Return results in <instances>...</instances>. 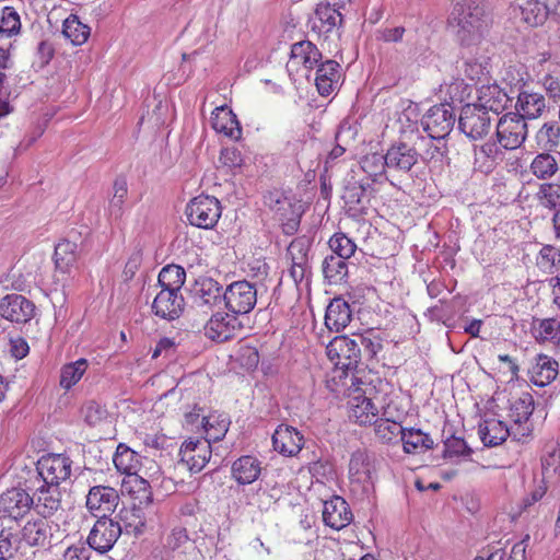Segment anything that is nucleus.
Instances as JSON below:
<instances>
[{
  "instance_id": "1",
  "label": "nucleus",
  "mask_w": 560,
  "mask_h": 560,
  "mask_svg": "<svg viewBox=\"0 0 560 560\" xmlns=\"http://www.w3.org/2000/svg\"><path fill=\"white\" fill-rule=\"evenodd\" d=\"M447 22L456 40L466 48L479 45L490 25L482 0H462L455 3Z\"/></svg>"
},
{
  "instance_id": "2",
  "label": "nucleus",
  "mask_w": 560,
  "mask_h": 560,
  "mask_svg": "<svg viewBox=\"0 0 560 560\" xmlns=\"http://www.w3.org/2000/svg\"><path fill=\"white\" fill-rule=\"evenodd\" d=\"M349 380V418L360 425L372 424L377 418L378 410L371 398L365 396L362 386L366 384L355 374H351Z\"/></svg>"
},
{
  "instance_id": "3",
  "label": "nucleus",
  "mask_w": 560,
  "mask_h": 560,
  "mask_svg": "<svg viewBox=\"0 0 560 560\" xmlns=\"http://www.w3.org/2000/svg\"><path fill=\"white\" fill-rule=\"evenodd\" d=\"M493 116L475 104H466L459 114L458 129L471 141L483 140L492 130Z\"/></svg>"
},
{
  "instance_id": "4",
  "label": "nucleus",
  "mask_w": 560,
  "mask_h": 560,
  "mask_svg": "<svg viewBox=\"0 0 560 560\" xmlns=\"http://www.w3.org/2000/svg\"><path fill=\"white\" fill-rule=\"evenodd\" d=\"M222 214L220 201L212 196L199 195L186 207V215L191 225L200 229H213Z\"/></svg>"
},
{
  "instance_id": "5",
  "label": "nucleus",
  "mask_w": 560,
  "mask_h": 560,
  "mask_svg": "<svg viewBox=\"0 0 560 560\" xmlns=\"http://www.w3.org/2000/svg\"><path fill=\"white\" fill-rule=\"evenodd\" d=\"M311 246L312 241L305 235L295 237L288 246L287 256L291 261L289 276L296 285L303 282L307 285L310 282L312 275L310 264Z\"/></svg>"
},
{
  "instance_id": "6",
  "label": "nucleus",
  "mask_w": 560,
  "mask_h": 560,
  "mask_svg": "<svg viewBox=\"0 0 560 560\" xmlns=\"http://www.w3.org/2000/svg\"><path fill=\"white\" fill-rule=\"evenodd\" d=\"M328 359L345 372L355 369L361 360V349L355 336H336L326 346ZM348 376V373H346Z\"/></svg>"
},
{
  "instance_id": "7",
  "label": "nucleus",
  "mask_w": 560,
  "mask_h": 560,
  "mask_svg": "<svg viewBox=\"0 0 560 560\" xmlns=\"http://www.w3.org/2000/svg\"><path fill=\"white\" fill-rule=\"evenodd\" d=\"M258 290L246 280L234 281L223 293L225 307L235 315L248 314L257 303Z\"/></svg>"
},
{
  "instance_id": "8",
  "label": "nucleus",
  "mask_w": 560,
  "mask_h": 560,
  "mask_svg": "<svg viewBox=\"0 0 560 560\" xmlns=\"http://www.w3.org/2000/svg\"><path fill=\"white\" fill-rule=\"evenodd\" d=\"M527 124L514 113L503 115L495 125L497 141L505 150L520 148L527 138Z\"/></svg>"
},
{
  "instance_id": "9",
  "label": "nucleus",
  "mask_w": 560,
  "mask_h": 560,
  "mask_svg": "<svg viewBox=\"0 0 560 560\" xmlns=\"http://www.w3.org/2000/svg\"><path fill=\"white\" fill-rule=\"evenodd\" d=\"M456 116L452 106L442 103L432 106L422 117L421 126L432 139H444L452 131Z\"/></svg>"
},
{
  "instance_id": "10",
  "label": "nucleus",
  "mask_w": 560,
  "mask_h": 560,
  "mask_svg": "<svg viewBox=\"0 0 560 560\" xmlns=\"http://www.w3.org/2000/svg\"><path fill=\"white\" fill-rule=\"evenodd\" d=\"M72 460L65 454H49L37 462V472L42 482L58 487L71 476Z\"/></svg>"
},
{
  "instance_id": "11",
  "label": "nucleus",
  "mask_w": 560,
  "mask_h": 560,
  "mask_svg": "<svg viewBox=\"0 0 560 560\" xmlns=\"http://www.w3.org/2000/svg\"><path fill=\"white\" fill-rule=\"evenodd\" d=\"M86 542L90 548L103 555L113 549L120 537V527L112 517H96Z\"/></svg>"
},
{
  "instance_id": "12",
  "label": "nucleus",
  "mask_w": 560,
  "mask_h": 560,
  "mask_svg": "<svg viewBox=\"0 0 560 560\" xmlns=\"http://www.w3.org/2000/svg\"><path fill=\"white\" fill-rule=\"evenodd\" d=\"M118 491L109 486L91 487L86 498L85 508L94 517H109L119 503Z\"/></svg>"
},
{
  "instance_id": "13",
  "label": "nucleus",
  "mask_w": 560,
  "mask_h": 560,
  "mask_svg": "<svg viewBox=\"0 0 560 560\" xmlns=\"http://www.w3.org/2000/svg\"><path fill=\"white\" fill-rule=\"evenodd\" d=\"M211 445L201 439H189L179 448L180 464L191 472H199L211 458Z\"/></svg>"
},
{
  "instance_id": "14",
  "label": "nucleus",
  "mask_w": 560,
  "mask_h": 560,
  "mask_svg": "<svg viewBox=\"0 0 560 560\" xmlns=\"http://www.w3.org/2000/svg\"><path fill=\"white\" fill-rule=\"evenodd\" d=\"M35 314V305L25 296L16 293L5 295L0 301V315L12 323H28Z\"/></svg>"
},
{
  "instance_id": "15",
  "label": "nucleus",
  "mask_w": 560,
  "mask_h": 560,
  "mask_svg": "<svg viewBox=\"0 0 560 560\" xmlns=\"http://www.w3.org/2000/svg\"><path fill=\"white\" fill-rule=\"evenodd\" d=\"M153 314L164 320L172 322L180 317L185 310V300L182 292L162 290L152 302Z\"/></svg>"
},
{
  "instance_id": "16",
  "label": "nucleus",
  "mask_w": 560,
  "mask_h": 560,
  "mask_svg": "<svg viewBox=\"0 0 560 560\" xmlns=\"http://www.w3.org/2000/svg\"><path fill=\"white\" fill-rule=\"evenodd\" d=\"M242 328L237 315L233 313H215L205 326V334L211 340L224 342L235 336Z\"/></svg>"
},
{
  "instance_id": "17",
  "label": "nucleus",
  "mask_w": 560,
  "mask_h": 560,
  "mask_svg": "<svg viewBox=\"0 0 560 560\" xmlns=\"http://www.w3.org/2000/svg\"><path fill=\"white\" fill-rule=\"evenodd\" d=\"M34 498L24 489L12 488L0 497V511L15 521L24 517L33 508Z\"/></svg>"
},
{
  "instance_id": "18",
  "label": "nucleus",
  "mask_w": 560,
  "mask_h": 560,
  "mask_svg": "<svg viewBox=\"0 0 560 560\" xmlns=\"http://www.w3.org/2000/svg\"><path fill=\"white\" fill-rule=\"evenodd\" d=\"M419 156L420 154L416 148L399 142L387 150L384 160L388 171L408 173L418 163Z\"/></svg>"
},
{
  "instance_id": "19",
  "label": "nucleus",
  "mask_w": 560,
  "mask_h": 560,
  "mask_svg": "<svg viewBox=\"0 0 560 560\" xmlns=\"http://www.w3.org/2000/svg\"><path fill=\"white\" fill-rule=\"evenodd\" d=\"M303 445V434L291 425L280 424L272 434L273 450L283 456H296Z\"/></svg>"
},
{
  "instance_id": "20",
  "label": "nucleus",
  "mask_w": 560,
  "mask_h": 560,
  "mask_svg": "<svg viewBox=\"0 0 560 560\" xmlns=\"http://www.w3.org/2000/svg\"><path fill=\"white\" fill-rule=\"evenodd\" d=\"M323 521L332 529L340 530L352 521V513L348 503L341 497H334L324 502Z\"/></svg>"
},
{
  "instance_id": "21",
  "label": "nucleus",
  "mask_w": 560,
  "mask_h": 560,
  "mask_svg": "<svg viewBox=\"0 0 560 560\" xmlns=\"http://www.w3.org/2000/svg\"><path fill=\"white\" fill-rule=\"evenodd\" d=\"M342 23V15L339 9L330 3H319L314 15L310 19L311 30L318 35L331 33Z\"/></svg>"
},
{
  "instance_id": "22",
  "label": "nucleus",
  "mask_w": 560,
  "mask_h": 560,
  "mask_svg": "<svg viewBox=\"0 0 560 560\" xmlns=\"http://www.w3.org/2000/svg\"><path fill=\"white\" fill-rule=\"evenodd\" d=\"M511 102L508 93L498 84L482 85L478 90V102L475 105L488 110L493 117L503 112Z\"/></svg>"
},
{
  "instance_id": "23",
  "label": "nucleus",
  "mask_w": 560,
  "mask_h": 560,
  "mask_svg": "<svg viewBox=\"0 0 560 560\" xmlns=\"http://www.w3.org/2000/svg\"><path fill=\"white\" fill-rule=\"evenodd\" d=\"M32 498H34V510L38 515L44 517L51 516L61 505V492L59 488L44 482L36 488Z\"/></svg>"
},
{
  "instance_id": "24",
  "label": "nucleus",
  "mask_w": 560,
  "mask_h": 560,
  "mask_svg": "<svg viewBox=\"0 0 560 560\" xmlns=\"http://www.w3.org/2000/svg\"><path fill=\"white\" fill-rule=\"evenodd\" d=\"M211 127L219 133H223L233 140L242 136V127L236 115L226 106H218L211 113Z\"/></svg>"
},
{
  "instance_id": "25",
  "label": "nucleus",
  "mask_w": 560,
  "mask_h": 560,
  "mask_svg": "<svg viewBox=\"0 0 560 560\" xmlns=\"http://www.w3.org/2000/svg\"><path fill=\"white\" fill-rule=\"evenodd\" d=\"M352 319L350 304L342 298H335L328 304L325 314V326L330 331L343 330Z\"/></svg>"
},
{
  "instance_id": "26",
  "label": "nucleus",
  "mask_w": 560,
  "mask_h": 560,
  "mask_svg": "<svg viewBox=\"0 0 560 560\" xmlns=\"http://www.w3.org/2000/svg\"><path fill=\"white\" fill-rule=\"evenodd\" d=\"M120 527V534L140 536L145 530V516L140 506H125L119 510L115 520Z\"/></svg>"
},
{
  "instance_id": "27",
  "label": "nucleus",
  "mask_w": 560,
  "mask_h": 560,
  "mask_svg": "<svg viewBox=\"0 0 560 560\" xmlns=\"http://www.w3.org/2000/svg\"><path fill=\"white\" fill-rule=\"evenodd\" d=\"M231 472L238 485H252L260 476L261 463L254 456L244 455L232 464Z\"/></svg>"
},
{
  "instance_id": "28",
  "label": "nucleus",
  "mask_w": 560,
  "mask_h": 560,
  "mask_svg": "<svg viewBox=\"0 0 560 560\" xmlns=\"http://www.w3.org/2000/svg\"><path fill=\"white\" fill-rule=\"evenodd\" d=\"M322 59V52L310 40H301L291 46L288 67L302 65L305 69H313Z\"/></svg>"
},
{
  "instance_id": "29",
  "label": "nucleus",
  "mask_w": 560,
  "mask_h": 560,
  "mask_svg": "<svg viewBox=\"0 0 560 560\" xmlns=\"http://www.w3.org/2000/svg\"><path fill=\"white\" fill-rule=\"evenodd\" d=\"M478 433L486 446L500 445L511 434H513L517 440L523 438L520 435V432L511 433L504 422L494 418L485 420L483 423L479 425Z\"/></svg>"
},
{
  "instance_id": "30",
  "label": "nucleus",
  "mask_w": 560,
  "mask_h": 560,
  "mask_svg": "<svg viewBox=\"0 0 560 560\" xmlns=\"http://www.w3.org/2000/svg\"><path fill=\"white\" fill-rule=\"evenodd\" d=\"M51 524L47 521V517H37L27 521L22 528V538L30 546H46L50 544Z\"/></svg>"
},
{
  "instance_id": "31",
  "label": "nucleus",
  "mask_w": 560,
  "mask_h": 560,
  "mask_svg": "<svg viewBox=\"0 0 560 560\" xmlns=\"http://www.w3.org/2000/svg\"><path fill=\"white\" fill-rule=\"evenodd\" d=\"M315 84L322 96L331 94L340 79V65L335 60H326L317 65Z\"/></svg>"
},
{
  "instance_id": "32",
  "label": "nucleus",
  "mask_w": 560,
  "mask_h": 560,
  "mask_svg": "<svg viewBox=\"0 0 560 560\" xmlns=\"http://www.w3.org/2000/svg\"><path fill=\"white\" fill-rule=\"evenodd\" d=\"M224 290L222 285L212 278H205L196 283L195 303L198 306L213 307L223 300Z\"/></svg>"
},
{
  "instance_id": "33",
  "label": "nucleus",
  "mask_w": 560,
  "mask_h": 560,
  "mask_svg": "<svg viewBox=\"0 0 560 560\" xmlns=\"http://www.w3.org/2000/svg\"><path fill=\"white\" fill-rule=\"evenodd\" d=\"M515 108V114L522 116L524 121L536 119L541 116L546 108L545 97L539 93L523 91L518 94Z\"/></svg>"
},
{
  "instance_id": "34",
  "label": "nucleus",
  "mask_w": 560,
  "mask_h": 560,
  "mask_svg": "<svg viewBox=\"0 0 560 560\" xmlns=\"http://www.w3.org/2000/svg\"><path fill=\"white\" fill-rule=\"evenodd\" d=\"M534 411V398L529 393H523L517 399L513 401L510 409V417L517 425L516 430L520 431L521 436L529 434L528 427H522L526 423Z\"/></svg>"
},
{
  "instance_id": "35",
  "label": "nucleus",
  "mask_w": 560,
  "mask_h": 560,
  "mask_svg": "<svg viewBox=\"0 0 560 560\" xmlns=\"http://www.w3.org/2000/svg\"><path fill=\"white\" fill-rule=\"evenodd\" d=\"M520 19L530 27L542 25L550 13V7L539 0H526L520 7Z\"/></svg>"
},
{
  "instance_id": "36",
  "label": "nucleus",
  "mask_w": 560,
  "mask_h": 560,
  "mask_svg": "<svg viewBox=\"0 0 560 560\" xmlns=\"http://www.w3.org/2000/svg\"><path fill=\"white\" fill-rule=\"evenodd\" d=\"M558 362L546 355L539 354L532 369V382L539 387L550 384L558 375Z\"/></svg>"
},
{
  "instance_id": "37",
  "label": "nucleus",
  "mask_w": 560,
  "mask_h": 560,
  "mask_svg": "<svg viewBox=\"0 0 560 560\" xmlns=\"http://www.w3.org/2000/svg\"><path fill=\"white\" fill-rule=\"evenodd\" d=\"M113 463L119 472L128 476L137 475L141 466L140 455L122 443L117 446Z\"/></svg>"
},
{
  "instance_id": "38",
  "label": "nucleus",
  "mask_w": 560,
  "mask_h": 560,
  "mask_svg": "<svg viewBox=\"0 0 560 560\" xmlns=\"http://www.w3.org/2000/svg\"><path fill=\"white\" fill-rule=\"evenodd\" d=\"M404 451L409 454L423 453L433 447V440L419 429H405L401 436Z\"/></svg>"
},
{
  "instance_id": "39",
  "label": "nucleus",
  "mask_w": 560,
  "mask_h": 560,
  "mask_svg": "<svg viewBox=\"0 0 560 560\" xmlns=\"http://www.w3.org/2000/svg\"><path fill=\"white\" fill-rule=\"evenodd\" d=\"M535 142L539 150L555 151L560 143V126L557 121L545 122L535 135Z\"/></svg>"
},
{
  "instance_id": "40",
  "label": "nucleus",
  "mask_w": 560,
  "mask_h": 560,
  "mask_svg": "<svg viewBox=\"0 0 560 560\" xmlns=\"http://www.w3.org/2000/svg\"><path fill=\"white\" fill-rule=\"evenodd\" d=\"M322 270L329 284H339L348 276L347 259L329 255L323 260Z\"/></svg>"
},
{
  "instance_id": "41",
  "label": "nucleus",
  "mask_w": 560,
  "mask_h": 560,
  "mask_svg": "<svg viewBox=\"0 0 560 560\" xmlns=\"http://www.w3.org/2000/svg\"><path fill=\"white\" fill-rule=\"evenodd\" d=\"M186 280L185 269L178 265H167L159 273L158 284L162 290L182 292Z\"/></svg>"
},
{
  "instance_id": "42",
  "label": "nucleus",
  "mask_w": 560,
  "mask_h": 560,
  "mask_svg": "<svg viewBox=\"0 0 560 560\" xmlns=\"http://www.w3.org/2000/svg\"><path fill=\"white\" fill-rule=\"evenodd\" d=\"M498 141H487L480 145H474V164L482 172L489 171L495 159L501 153Z\"/></svg>"
},
{
  "instance_id": "43",
  "label": "nucleus",
  "mask_w": 560,
  "mask_h": 560,
  "mask_svg": "<svg viewBox=\"0 0 560 560\" xmlns=\"http://www.w3.org/2000/svg\"><path fill=\"white\" fill-rule=\"evenodd\" d=\"M78 259V244L70 240H62L55 247L56 267L67 272Z\"/></svg>"
},
{
  "instance_id": "44",
  "label": "nucleus",
  "mask_w": 560,
  "mask_h": 560,
  "mask_svg": "<svg viewBox=\"0 0 560 560\" xmlns=\"http://www.w3.org/2000/svg\"><path fill=\"white\" fill-rule=\"evenodd\" d=\"M373 467L365 452L357 451L349 462L350 477L357 482H365L372 478Z\"/></svg>"
},
{
  "instance_id": "45",
  "label": "nucleus",
  "mask_w": 560,
  "mask_h": 560,
  "mask_svg": "<svg viewBox=\"0 0 560 560\" xmlns=\"http://www.w3.org/2000/svg\"><path fill=\"white\" fill-rule=\"evenodd\" d=\"M201 424L206 433V436L202 440L208 441L210 444L211 442H218L222 440L225 436L229 427L226 419L222 418L221 415L215 413L202 416Z\"/></svg>"
},
{
  "instance_id": "46",
  "label": "nucleus",
  "mask_w": 560,
  "mask_h": 560,
  "mask_svg": "<svg viewBox=\"0 0 560 560\" xmlns=\"http://www.w3.org/2000/svg\"><path fill=\"white\" fill-rule=\"evenodd\" d=\"M62 34L70 39L73 45L80 46L88 40L90 27L83 24L77 15L70 14L63 21Z\"/></svg>"
},
{
  "instance_id": "47",
  "label": "nucleus",
  "mask_w": 560,
  "mask_h": 560,
  "mask_svg": "<svg viewBox=\"0 0 560 560\" xmlns=\"http://www.w3.org/2000/svg\"><path fill=\"white\" fill-rule=\"evenodd\" d=\"M88 365V360L82 358L65 364L60 371V386L67 390L74 386L86 372Z\"/></svg>"
},
{
  "instance_id": "48",
  "label": "nucleus",
  "mask_w": 560,
  "mask_h": 560,
  "mask_svg": "<svg viewBox=\"0 0 560 560\" xmlns=\"http://www.w3.org/2000/svg\"><path fill=\"white\" fill-rule=\"evenodd\" d=\"M530 170L537 178L547 179L557 173L558 164L550 152L542 151L533 160Z\"/></svg>"
},
{
  "instance_id": "49",
  "label": "nucleus",
  "mask_w": 560,
  "mask_h": 560,
  "mask_svg": "<svg viewBox=\"0 0 560 560\" xmlns=\"http://www.w3.org/2000/svg\"><path fill=\"white\" fill-rule=\"evenodd\" d=\"M488 60L486 57L464 56L460 70L470 81H479L488 73Z\"/></svg>"
},
{
  "instance_id": "50",
  "label": "nucleus",
  "mask_w": 560,
  "mask_h": 560,
  "mask_svg": "<svg viewBox=\"0 0 560 560\" xmlns=\"http://www.w3.org/2000/svg\"><path fill=\"white\" fill-rule=\"evenodd\" d=\"M350 210L361 211L368 202L366 187L360 183L349 184L342 196Z\"/></svg>"
},
{
  "instance_id": "51",
  "label": "nucleus",
  "mask_w": 560,
  "mask_h": 560,
  "mask_svg": "<svg viewBox=\"0 0 560 560\" xmlns=\"http://www.w3.org/2000/svg\"><path fill=\"white\" fill-rule=\"evenodd\" d=\"M376 436L384 443H390L398 436H402L405 429L400 423L388 419H375L373 422Z\"/></svg>"
},
{
  "instance_id": "52",
  "label": "nucleus",
  "mask_w": 560,
  "mask_h": 560,
  "mask_svg": "<svg viewBox=\"0 0 560 560\" xmlns=\"http://www.w3.org/2000/svg\"><path fill=\"white\" fill-rule=\"evenodd\" d=\"M355 339L358 340L361 351L363 350L364 355L369 360L376 358L377 353L383 349L382 337L373 330L357 335Z\"/></svg>"
},
{
  "instance_id": "53",
  "label": "nucleus",
  "mask_w": 560,
  "mask_h": 560,
  "mask_svg": "<svg viewBox=\"0 0 560 560\" xmlns=\"http://www.w3.org/2000/svg\"><path fill=\"white\" fill-rule=\"evenodd\" d=\"M166 547L172 551L187 552L194 550V541L189 538L187 529L176 526L166 538Z\"/></svg>"
},
{
  "instance_id": "54",
  "label": "nucleus",
  "mask_w": 560,
  "mask_h": 560,
  "mask_svg": "<svg viewBox=\"0 0 560 560\" xmlns=\"http://www.w3.org/2000/svg\"><path fill=\"white\" fill-rule=\"evenodd\" d=\"M328 245L332 252L331 255L345 259H349L357 249L355 243L343 233L334 234L330 237Z\"/></svg>"
},
{
  "instance_id": "55",
  "label": "nucleus",
  "mask_w": 560,
  "mask_h": 560,
  "mask_svg": "<svg viewBox=\"0 0 560 560\" xmlns=\"http://www.w3.org/2000/svg\"><path fill=\"white\" fill-rule=\"evenodd\" d=\"M20 28V15L13 8L5 7L0 16V33L7 36H12L18 34Z\"/></svg>"
},
{
  "instance_id": "56",
  "label": "nucleus",
  "mask_w": 560,
  "mask_h": 560,
  "mask_svg": "<svg viewBox=\"0 0 560 560\" xmlns=\"http://www.w3.org/2000/svg\"><path fill=\"white\" fill-rule=\"evenodd\" d=\"M536 338L542 341L559 342L560 323L555 318L542 319L536 329Z\"/></svg>"
},
{
  "instance_id": "57",
  "label": "nucleus",
  "mask_w": 560,
  "mask_h": 560,
  "mask_svg": "<svg viewBox=\"0 0 560 560\" xmlns=\"http://www.w3.org/2000/svg\"><path fill=\"white\" fill-rule=\"evenodd\" d=\"M541 206L555 209L560 206V185L542 184L538 191Z\"/></svg>"
},
{
  "instance_id": "58",
  "label": "nucleus",
  "mask_w": 560,
  "mask_h": 560,
  "mask_svg": "<svg viewBox=\"0 0 560 560\" xmlns=\"http://www.w3.org/2000/svg\"><path fill=\"white\" fill-rule=\"evenodd\" d=\"M560 467V450L553 448L541 458V472L544 481L551 480Z\"/></svg>"
},
{
  "instance_id": "59",
  "label": "nucleus",
  "mask_w": 560,
  "mask_h": 560,
  "mask_svg": "<svg viewBox=\"0 0 560 560\" xmlns=\"http://www.w3.org/2000/svg\"><path fill=\"white\" fill-rule=\"evenodd\" d=\"M443 454L444 457L468 456L471 454V450L464 439L453 435L445 440Z\"/></svg>"
},
{
  "instance_id": "60",
  "label": "nucleus",
  "mask_w": 560,
  "mask_h": 560,
  "mask_svg": "<svg viewBox=\"0 0 560 560\" xmlns=\"http://www.w3.org/2000/svg\"><path fill=\"white\" fill-rule=\"evenodd\" d=\"M538 266L544 269L552 272V268L560 264V253L552 245H545L539 252Z\"/></svg>"
},
{
  "instance_id": "61",
  "label": "nucleus",
  "mask_w": 560,
  "mask_h": 560,
  "mask_svg": "<svg viewBox=\"0 0 560 560\" xmlns=\"http://www.w3.org/2000/svg\"><path fill=\"white\" fill-rule=\"evenodd\" d=\"M362 170L371 176H377L387 170L384 155L371 154L366 155L361 162Z\"/></svg>"
},
{
  "instance_id": "62",
  "label": "nucleus",
  "mask_w": 560,
  "mask_h": 560,
  "mask_svg": "<svg viewBox=\"0 0 560 560\" xmlns=\"http://www.w3.org/2000/svg\"><path fill=\"white\" fill-rule=\"evenodd\" d=\"M18 550V538L7 529L0 532V556L4 557V560L12 557Z\"/></svg>"
},
{
  "instance_id": "63",
  "label": "nucleus",
  "mask_w": 560,
  "mask_h": 560,
  "mask_svg": "<svg viewBox=\"0 0 560 560\" xmlns=\"http://www.w3.org/2000/svg\"><path fill=\"white\" fill-rule=\"evenodd\" d=\"M127 196V184L125 180L116 179L114 183V194L113 198L110 199V209L112 212H116V214H120L121 206L125 201V198Z\"/></svg>"
},
{
  "instance_id": "64",
  "label": "nucleus",
  "mask_w": 560,
  "mask_h": 560,
  "mask_svg": "<svg viewBox=\"0 0 560 560\" xmlns=\"http://www.w3.org/2000/svg\"><path fill=\"white\" fill-rule=\"evenodd\" d=\"M106 411L96 402L90 401L83 408L84 420L89 425H96L105 418Z\"/></svg>"
}]
</instances>
